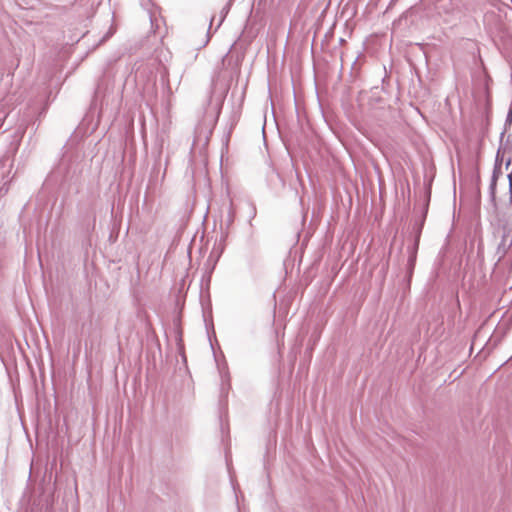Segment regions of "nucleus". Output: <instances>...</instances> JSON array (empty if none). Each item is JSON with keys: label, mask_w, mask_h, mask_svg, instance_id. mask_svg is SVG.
<instances>
[{"label": "nucleus", "mask_w": 512, "mask_h": 512, "mask_svg": "<svg viewBox=\"0 0 512 512\" xmlns=\"http://www.w3.org/2000/svg\"><path fill=\"white\" fill-rule=\"evenodd\" d=\"M507 120L509 122H512V106L509 109V112H508V115H507Z\"/></svg>", "instance_id": "obj_1"}]
</instances>
